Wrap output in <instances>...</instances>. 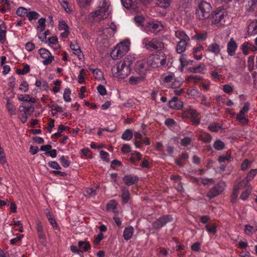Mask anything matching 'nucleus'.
<instances>
[{"mask_svg":"<svg viewBox=\"0 0 257 257\" xmlns=\"http://www.w3.org/2000/svg\"><path fill=\"white\" fill-rule=\"evenodd\" d=\"M111 12L109 0H99L96 10L89 14V18L95 21H100L107 18Z\"/></svg>","mask_w":257,"mask_h":257,"instance_id":"nucleus-1","label":"nucleus"},{"mask_svg":"<svg viewBox=\"0 0 257 257\" xmlns=\"http://www.w3.org/2000/svg\"><path fill=\"white\" fill-rule=\"evenodd\" d=\"M124 7L127 9H135L136 8V0H121Z\"/></svg>","mask_w":257,"mask_h":257,"instance_id":"nucleus-30","label":"nucleus"},{"mask_svg":"<svg viewBox=\"0 0 257 257\" xmlns=\"http://www.w3.org/2000/svg\"><path fill=\"white\" fill-rule=\"evenodd\" d=\"M175 35L176 38H178L180 41L189 40L188 36L182 30L175 31Z\"/></svg>","mask_w":257,"mask_h":257,"instance_id":"nucleus-31","label":"nucleus"},{"mask_svg":"<svg viewBox=\"0 0 257 257\" xmlns=\"http://www.w3.org/2000/svg\"><path fill=\"white\" fill-rule=\"evenodd\" d=\"M138 177L137 176L127 175L124 176L122 180L123 182L127 186L132 185L138 181Z\"/></svg>","mask_w":257,"mask_h":257,"instance_id":"nucleus-20","label":"nucleus"},{"mask_svg":"<svg viewBox=\"0 0 257 257\" xmlns=\"http://www.w3.org/2000/svg\"><path fill=\"white\" fill-rule=\"evenodd\" d=\"M135 60V55H130L125 57L122 62L124 64V65H125V66L128 67V68H131V67L134 62Z\"/></svg>","mask_w":257,"mask_h":257,"instance_id":"nucleus-29","label":"nucleus"},{"mask_svg":"<svg viewBox=\"0 0 257 257\" xmlns=\"http://www.w3.org/2000/svg\"><path fill=\"white\" fill-rule=\"evenodd\" d=\"M244 232L245 234L250 236L257 232V225H245Z\"/></svg>","mask_w":257,"mask_h":257,"instance_id":"nucleus-25","label":"nucleus"},{"mask_svg":"<svg viewBox=\"0 0 257 257\" xmlns=\"http://www.w3.org/2000/svg\"><path fill=\"white\" fill-rule=\"evenodd\" d=\"M122 192L121 197L122 201L124 203H127L130 199V192L125 187H122L121 188Z\"/></svg>","mask_w":257,"mask_h":257,"instance_id":"nucleus-34","label":"nucleus"},{"mask_svg":"<svg viewBox=\"0 0 257 257\" xmlns=\"http://www.w3.org/2000/svg\"><path fill=\"white\" fill-rule=\"evenodd\" d=\"M27 17L30 21H32L33 20L37 19L39 17V14L36 12H28V14Z\"/></svg>","mask_w":257,"mask_h":257,"instance_id":"nucleus-55","label":"nucleus"},{"mask_svg":"<svg viewBox=\"0 0 257 257\" xmlns=\"http://www.w3.org/2000/svg\"><path fill=\"white\" fill-rule=\"evenodd\" d=\"M58 29L60 31H64L61 33L62 38H67L69 34V27L64 20H60L59 22Z\"/></svg>","mask_w":257,"mask_h":257,"instance_id":"nucleus-16","label":"nucleus"},{"mask_svg":"<svg viewBox=\"0 0 257 257\" xmlns=\"http://www.w3.org/2000/svg\"><path fill=\"white\" fill-rule=\"evenodd\" d=\"M237 48V44L231 38L227 44V53L230 56H233Z\"/></svg>","mask_w":257,"mask_h":257,"instance_id":"nucleus-21","label":"nucleus"},{"mask_svg":"<svg viewBox=\"0 0 257 257\" xmlns=\"http://www.w3.org/2000/svg\"><path fill=\"white\" fill-rule=\"evenodd\" d=\"M70 48L73 53L75 55H77L79 57H80L81 56V51L77 43L71 44Z\"/></svg>","mask_w":257,"mask_h":257,"instance_id":"nucleus-37","label":"nucleus"},{"mask_svg":"<svg viewBox=\"0 0 257 257\" xmlns=\"http://www.w3.org/2000/svg\"><path fill=\"white\" fill-rule=\"evenodd\" d=\"M133 133L132 130L130 129L126 130L121 136L122 140L124 141H130L133 137Z\"/></svg>","mask_w":257,"mask_h":257,"instance_id":"nucleus-39","label":"nucleus"},{"mask_svg":"<svg viewBox=\"0 0 257 257\" xmlns=\"http://www.w3.org/2000/svg\"><path fill=\"white\" fill-rule=\"evenodd\" d=\"M224 187V183H221L218 184L217 186L211 189V190L208 193V196L210 198H212L218 195L223 191Z\"/></svg>","mask_w":257,"mask_h":257,"instance_id":"nucleus-15","label":"nucleus"},{"mask_svg":"<svg viewBox=\"0 0 257 257\" xmlns=\"http://www.w3.org/2000/svg\"><path fill=\"white\" fill-rule=\"evenodd\" d=\"M163 29V25L159 21H150L147 22L143 28V31L148 33H156Z\"/></svg>","mask_w":257,"mask_h":257,"instance_id":"nucleus-8","label":"nucleus"},{"mask_svg":"<svg viewBox=\"0 0 257 257\" xmlns=\"http://www.w3.org/2000/svg\"><path fill=\"white\" fill-rule=\"evenodd\" d=\"M221 51L220 46L219 44L214 43L210 44L206 50V52L212 53L214 55H218Z\"/></svg>","mask_w":257,"mask_h":257,"instance_id":"nucleus-18","label":"nucleus"},{"mask_svg":"<svg viewBox=\"0 0 257 257\" xmlns=\"http://www.w3.org/2000/svg\"><path fill=\"white\" fill-rule=\"evenodd\" d=\"M143 47L149 51L161 50L165 47L163 42L151 38H145L142 40Z\"/></svg>","mask_w":257,"mask_h":257,"instance_id":"nucleus-6","label":"nucleus"},{"mask_svg":"<svg viewBox=\"0 0 257 257\" xmlns=\"http://www.w3.org/2000/svg\"><path fill=\"white\" fill-rule=\"evenodd\" d=\"M134 228L131 226L125 227L123 232V237L125 240L132 238L134 234Z\"/></svg>","mask_w":257,"mask_h":257,"instance_id":"nucleus-22","label":"nucleus"},{"mask_svg":"<svg viewBox=\"0 0 257 257\" xmlns=\"http://www.w3.org/2000/svg\"><path fill=\"white\" fill-rule=\"evenodd\" d=\"M188 95H189L194 98L198 97L201 94L199 92V91L195 88H193V89L189 90L188 92Z\"/></svg>","mask_w":257,"mask_h":257,"instance_id":"nucleus-51","label":"nucleus"},{"mask_svg":"<svg viewBox=\"0 0 257 257\" xmlns=\"http://www.w3.org/2000/svg\"><path fill=\"white\" fill-rule=\"evenodd\" d=\"M96 195L95 190L92 188H88L86 189L85 195L87 197H92Z\"/></svg>","mask_w":257,"mask_h":257,"instance_id":"nucleus-50","label":"nucleus"},{"mask_svg":"<svg viewBox=\"0 0 257 257\" xmlns=\"http://www.w3.org/2000/svg\"><path fill=\"white\" fill-rule=\"evenodd\" d=\"M205 227L207 231L209 233L214 234L216 232V225L215 223H213L210 225H206Z\"/></svg>","mask_w":257,"mask_h":257,"instance_id":"nucleus-58","label":"nucleus"},{"mask_svg":"<svg viewBox=\"0 0 257 257\" xmlns=\"http://www.w3.org/2000/svg\"><path fill=\"white\" fill-rule=\"evenodd\" d=\"M208 128L212 132H216L221 128V126L218 124L212 123L209 125Z\"/></svg>","mask_w":257,"mask_h":257,"instance_id":"nucleus-63","label":"nucleus"},{"mask_svg":"<svg viewBox=\"0 0 257 257\" xmlns=\"http://www.w3.org/2000/svg\"><path fill=\"white\" fill-rule=\"evenodd\" d=\"M61 6L64 9L65 11L68 13L71 14L73 10L71 7L69 6L68 3L65 0L59 1Z\"/></svg>","mask_w":257,"mask_h":257,"instance_id":"nucleus-41","label":"nucleus"},{"mask_svg":"<svg viewBox=\"0 0 257 257\" xmlns=\"http://www.w3.org/2000/svg\"><path fill=\"white\" fill-rule=\"evenodd\" d=\"M134 20L138 26L141 27L142 30L143 31V28L145 27L144 26L145 23L144 17L141 15L137 16L134 18Z\"/></svg>","mask_w":257,"mask_h":257,"instance_id":"nucleus-36","label":"nucleus"},{"mask_svg":"<svg viewBox=\"0 0 257 257\" xmlns=\"http://www.w3.org/2000/svg\"><path fill=\"white\" fill-rule=\"evenodd\" d=\"M225 12L224 11H219L218 12H215L212 14L211 17V23L212 24H219L224 25L225 23Z\"/></svg>","mask_w":257,"mask_h":257,"instance_id":"nucleus-11","label":"nucleus"},{"mask_svg":"<svg viewBox=\"0 0 257 257\" xmlns=\"http://www.w3.org/2000/svg\"><path fill=\"white\" fill-rule=\"evenodd\" d=\"M71 91L69 88H66L64 90L63 93V98L65 101L70 102L71 100V98L70 96Z\"/></svg>","mask_w":257,"mask_h":257,"instance_id":"nucleus-53","label":"nucleus"},{"mask_svg":"<svg viewBox=\"0 0 257 257\" xmlns=\"http://www.w3.org/2000/svg\"><path fill=\"white\" fill-rule=\"evenodd\" d=\"M189 40L179 41L178 42L176 51L178 53L181 54L184 52L186 49L188 42Z\"/></svg>","mask_w":257,"mask_h":257,"instance_id":"nucleus-24","label":"nucleus"},{"mask_svg":"<svg viewBox=\"0 0 257 257\" xmlns=\"http://www.w3.org/2000/svg\"><path fill=\"white\" fill-rule=\"evenodd\" d=\"M60 162L61 163L62 165L66 168L69 166V162L66 158V157L64 156H61L59 159Z\"/></svg>","mask_w":257,"mask_h":257,"instance_id":"nucleus-60","label":"nucleus"},{"mask_svg":"<svg viewBox=\"0 0 257 257\" xmlns=\"http://www.w3.org/2000/svg\"><path fill=\"white\" fill-rule=\"evenodd\" d=\"M179 60L180 63L179 69L181 72L183 71V69L185 67L191 64L193 62V61L188 60L187 59V56L185 55H181Z\"/></svg>","mask_w":257,"mask_h":257,"instance_id":"nucleus-19","label":"nucleus"},{"mask_svg":"<svg viewBox=\"0 0 257 257\" xmlns=\"http://www.w3.org/2000/svg\"><path fill=\"white\" fill-rule=\"evenodd\" d=\"M231 158V154L229 152H227L225 156H221L218 158V161L219 162H223L225 161L229 160Z\"/></svg>","mask_w":257,"mask_h":257,"instance_id":"nucleus-62","label":"nucleus"},{"mask_svg":"<svg viewBox=\"0 0 257 257\" xmlns=\"http://www.w3.org/2000/svg\"><path fill=\"white\" fill-rule=\"evenodd\" d=\"M205 69L204 64H200L198 66L189 68L188 70L192 73H203Z\"/></svg>","mask_w":257,"mask_h":257,"instance_id":"nucleus-33","label":"nucleus"},{"mask_svg":"<svg viewBox=\"0 0 257 257\" xmlns=\"http://www.w3.org/2000/svg\"><path fill=\"white\" fill-rule=\"evenodd\" d=\"M144 79V76L139 74V76H132L129 79V83L131 85H136L142 81Z\"/></svg>","mask_w":257,"mask_h":257,"instance_id":"nucleus-26","label":"nucleus"},{"mask_svg":"<svg viewBox=\"0 0 257 257\" xmlns=\"http://www.w3.org/2000/svg\"><path fill=\"white\" fill-rule=\"evenodd\" d=\"M249 107V104L248 102H246L244 104L243 108L240 111L239 114L237 115V119L242 123H247L248 120L245 118V114L248 111Z\"/></svg>","mask_w":257,"mask_h":257,"instance_id":"nucleus-13","label":"nucleus"},{"mask_svg":"<svg viewBox=\"0 0 257 257\" xmlns=\"http://www.w3.org/2000/svg\"><path fill=\"white\" fill-rule=\"evenodd\" d=\"M116 31V26L111 23L108 27L102 28L98 31L96 41L107 47L109 45L110 39Z\"/></svg>","mask_w":257,"mask_h":257,"instance_id":"nucleus-2","label":"nucleus"},{"mask_svg":"<svg viewBox=\"0 0 257 257\" xmlns=\"http://www.w3.org/2000/svg\"><path fill=\"white\" fill-rule=\"evenodd\" d=\"M45 22L46 19L45 18H41L39 20L37 26L38 31L42 32L45 30L46 27Z\"/></svg>","mask_w":257,"mask_h":257,"instance_id":"nucleus-38","label":"nucleus"},{"mask_svg":"<svg viewBox=\"0 0 257 257\" xmlns=\"http://www.w3.org/2000/svg\"><path fill=\"white\" fill-rule=\"evenodd\" d=\"M201 80V77L198 75H191L186 78V81L187 82H194L197 83Z\"/></svg>","mask_w":257,"mask_h":257,"instance_id":"nucleus-46","label":"nucleus"},{"mask_svg":"<svg viewBox=\"0 0 257 257\" xmlns=\"http://www.w3.org/2000/svg\"><path fill=\"white\" fill-rule=\"evenodd\" d=\"M213 147L217 150H221L224 148V144L220 140H217L214 142Z\"/></svg>","mask_w":257,"mask_h":257,"instance_id":"nucleus-47","label":"nucleus"},{"mask_svg":"<svg viewBox=\"0 0 257 257\" xmlns=\"http://www.w3.org/2000/svg\"><path fill=\"white\" fill-rule=\"evenodd\" d=\"M35 85L42 91H47L49 89L48 83L45 80H37L35 82Z\"/></svg>","mask_w":257,"mask_h":257,"instance_id":"nucleus-28","label":"nucleus"},{"mask_svg":"<svg viewBox=\"0 0 257 257\" xmlns=\"http://www.w3.org/2000/svg\"><path fill=\"white\" fill-rule=\"evenodd\" d=\"M257 173V169H252L247 174L246 179L247 181L251 180Z\"/></svg>","mask_w":257,"mask_h":257,"instance_id":"nucleus-54","label":"nucleus"},{"mask_svg":"<svg viewBox=\"0 0 257 257\" xmlns=\"http://www.w3.org/2000/svg\"><path fill=\"white\" fill-rule=\"evenodd\" d=\"M135 69L139 74L145 76L147 70L145 62L142 60L138 61L135 65Z\"/></svg>","mask_w":257,"mask_h":257,"instance_id":"nucleus-17","label":"nucleus"},{"mask_svg":"<svg viewBox=\"0 0 257 257\" xmlns=\"http://www.w3.org/2000/svg\"><path fill=\"white\" fill-rule=\"evenodd\" d=\"M116 207V203L114 200H110L107 205L108 210H114Z\"/></svg>","mask_w":257,"mask_h":257,"instance_id":"nucleus-64","label":"nucleus"},{"mask_svg":"<svg viewBox=\"0 0 257 257\" xmlns=\"http://www.w3.org/2000/svg\"><path fill=\"white\" fill-rule=\"evenodd\" d=\"M166 59L162 53L150 55L147 59L148 65L152 67L156 68L164 65Z\"/></svg>","mask_w":257,"mask_h":257,"instance_id":"nucleus-7","label":"nucleus"},{"mask_svg":"<svg viewBox=\"0 0 257 257\" xmlns=\"http://www.w3.org/2000/svg\"><path fill=\"white\" fill-rule=\"evenodd\" d=\"M252 189V187L250 185H248L247 189L241 193L240 197V199L242 200H245L250 195Z\"/></svg>","mask_w":257,"mask_h":257,"instance_id":"nucleus-40","label":"nucleus"},{"mask_svg":"<svg viewBox=\"0 0 257 257\" xmlns=\"http://www.w3.org/2000/svg\"><path fill=\"white\" fill-rule=\"evenodd\" d=\"M184 113H188L190 114L191 118L195 124H198L200 123L199 119L197 118L198 114L195 110L189 107Z\"/></svg>","mask_w":257,"mask_h":257,"instance_id":"nucleus-23","label":"nucleus"},{"mask_svg":"<svg viewBox=\"0 0 257 257\" xmlns=\"http://www.w3.org/2000/svg\"><path fill=\"white\" fill-rule=\"evenodd\" d=\"M7 108L11 115H14L16 114V109L14 107L13 105L10 102L9 100L7 103Z\"/></svg>","mask_w":257,"mask_h":257,"instance_id":"nucleus-52","label":"nucleus"},{"mask_svg":"<svg viewBox=\"0 0 257 257\" xmlns=\"http://www.w3.org/2000/svg\"><path fill=\"white\" fill-rule=\"evenodd\" d=\"M84 75H85V70L84 69H82L80 70L79 72V74L78 76V82L80 84H82L84 79Z\"/></svg>","mask_w":257,"mask_h":257,"instance_id":"nucleus-61","label":"nucleus"},{"mask_svg":"<svg viewBox=\"0 0 257 257\" xmlns=\"http://www.w3.org/2000/svg\"><path fill=\"white\" fill-rule=\"evenodd\" d=\"M142 155L138 152H135L133 153H132V156L130 158V160L132 162H135L136 161L140 160L141 159Z\"/></svg>","mask_w":257,"mask_h":257,"instance_id":"nucleus-49","label":"nucleus"},{"mask_svg":"<svg viewBox=\"0 0 257 257\" xmlns=\"http://www.w3.org/2000/svg\"><path fill=\"white\" fill-rule=\"evenodd\" d=\"M92 71L93 76L95 79L98 80H101L103 78V73L98 69H90Z\"/></svg>","mask_w":257,"mask_h":257,"instance_id":"nucleus-45","label":"nucleus"},{"mask_svg":"<svg viewBox=\"0 0 257 257\" xmlns=\"http://www.w3.org/2000/svg\"><path fill=\"white\" fill-rule=\"evenodd\" d=\"M38 53L41 57L44 59L42 63L44 65H48L51 64L54 60V58L51 53L45 48L40 49Z\"/></svg>","mask_w":257,"mask_h":257,"instance_id":"nucleus-9","label":"nucleus"},{"mask_svg":"<svg viewBox=\"0 0 257 257\" xmlns=\"http://www.w3.org/2000/svg\"><path fill=\"white\" fill-rule=\"evenodd\" d=\"M172 218L169 215H166L162 217H160L154 221L153 226L155 228H160L164 226L167 223L171 222Z\"/></svg>","mask_w":257,"mask_h":257,"instance_id":"nucleus-12","label":"nucleus"},{"mask_svg":"<svg viewBox=\"0 0 257 257\" xmlns=\"http://www.w3.org/2000/svg\"><path fill=\"white\" fill-rule=\"evenodd\" d=\"M198 8L196 13L198 18L200 20L206 19L209 17L211 7L210 4L203 0L197 2Z\"/></svg>","mask_w":257,"mask_h":257,"instance_id":"nucleus-4","label":"nucleus"},{"mask_svg":"<svg viewBox=\"0 0 257 257\" xmlns=\"http://www.w3.org/2000/svg\"><path fill=\"white\" fill-rule=\"evenodd\" d=\"M163 82L166 86L172 88L177 87L181 84L180 81L177 80L173 74L165 76L163 78Z\"/></svg>","mask_w":257,"mask_h":257,"instance_id":"nucleus-10","label":"nucleus"},{"mask_svg":"<svg viewBox=\"0 0 257 257\" xmlns=\"http://www.w3.org/2000/svg\"><path fill=\"white\" fill-rule=\"evenodd\" d=\"M78 246L81 253L86 251L90 248V244L87 242L84 241H79Z\"/></svg>","mask_w":257,"mask_h":257,"instance_id":"nucleus-35","label":"nucleus"},{"mask_svg":"<svg viewBox=\"0 0 257 257\" xmlns=\"http://www.w3.org/2000/svg\"><path fill=\"white\" fill-rule=\"evenodd\" d=\"M240 189V187L239 186V185H236L234 186V189H233V193L232 195V202L235 201L237 199V198L238 197V191Z\"/></svg>","mask_w":257,"mask_h":257,"instance_id":"nucleus-56","label":"nucleus"},{"mask_svg":"<svg viewBox=\"0 0 257 257\" xmlns=\"http://www.w3.org/2000/svg\"><path fill=\"white\" fill-rule=\"evenodd\" d=\"M249 46L248 42H245L241 45L242 52L245 55L248 54V50H249Z\"/></svg>","mask_w":257,"mask_h":257,"instance_id":"nucleus-59","label":"nucleus"},{"mask_svg":"<svg viewBox=\"0 0 257 257\" xmlns=\"http://www.w3.org/2000/svg\"><path fill=\"white\" fill-rule=\"evenodd\" d=\"M169 105L171 108L180 110L183 107V103L179 100L177 97H173L169 102Z\"/></svg>","mask_w":257,"mask_h":257,"instance_id":"nucleus-14","label":"nucleus"},{"mask_svg":"<svg viewBox=\"0 0 257 257\" xmlns=\"http://www.w3.org/2000/svg\"><path fill=\"white\" fill-rule=\"evenodd\" d=\"M19 89L24 92H26L29 90V85L26 81H23L20 84Z\"/></svg>","mask_w":257,"mask_h":257,"instance_id":"nucleus-57","label":"nucleus"},{"mask_svg":"<svg viewBox=\"0 0 257 257\" xmlns=\"http://www.w3.org/2000/svg\"><path fill=\"white\" fill-rule=\"evenodd\" d=\"M248 33L250 35L257 34V22L253 21L248 26Z\"/></svg>","mask_w":257,"mask_h":257,"instance_id":"nucleus-32","label":"nucleus"},{"mask_svg":"<svg viewBox=\"0 0 257 257\" xmlns=\"http://www.w3.org/2000/svg\"><path fill=\"white\" fill-rule=\"evenodd\" d=\"M7 28L4 23L0 25V42L4 44L6 40Z\"/></svg>","mask_w":257,"mask_h":257,"instance_id":"nucleus-27","label":"nucleus"},{"mask_svg":"<svg viewBox=\"0 0 257 257\" xmlns=\"http://www.w3.org/2000/svg\"><path fill=\"white\" fill-rule=\"evenodd\" d=\"M199 139L204 142L210 143L212 140V137L209 134L203 133L199 135Z\"/></svg>","mask_w":257,"mask_h":257,"instance_id":"nucleus-42","label":"nucleus"},{"mask_svg":"<svg viewBox=\"0 0 257 257\" xmlns=\"http://www.w3.org/2000/svg\"><path fill=\"white\" fill-rule=\"evenodd\" d=\"M157 2L160 7L163 8L169 7L171 4V0H157Z\"/></svg>","mask_w":257,"mask_h":257,"instance_id":"nucleus-48","label":"nucleus"},{"mask_svg":"<svg viewBox=\"0 0 257 257\" xmlns=\"http://www.w3.org/2000/svg\"><path fill=\"white\" fill-rule=\"evenodd\" d=\"M93 0H76L79 6L81 8H85L90 5Z\"/></svg>","mask_w":257,"mask_h":257,"instance_id":"nucleus-44","label":"nucleus"},{"mask_svg":"<svg viewBox=\"0 0 257 257\" xmlns=\"http://www.w3.org/2000/svg\"><path fill=\"white\" fill-rule=\"evenodd\" d=\"M17 15L19 17H24L27 16L28 10L24 7H19L16 12Z\"/></svg>","mask_w":257,"mask_h":257,"instance_id":"nucleus-43","label":"nucleus"},{"mask_svg":"<svg viewBox=\"0 0 257 257\" xmlns=\"http://www.w3.org/2000/svg\"><path fill=\"white\" fill-rule=\"evenodd\" d=\"M130 44L131 42L128 39H125L118 43L110 53L111 58L116 60L122 57L129 51Z\"/></svg>","mask_w":257,"mask_h":257,"instance_id":"nucleus-3","label":"nucleus"},{"mask_svg":"<svg viewBox=\"0 0 257 257\" xmlns=\"http://www.w3.org/2000/svg\"><path fill=\"white\" fill-rule=\"evenodd\" d=\"M131 68H128L124 64L120 61L115 66L112 68L113 76L119 79H123L127 77L131 72Z\"/></svg>","mask_w":257,"mask_h":257,"instance_id":"nucleus-5","label":"nucleus"}]
</instances>
